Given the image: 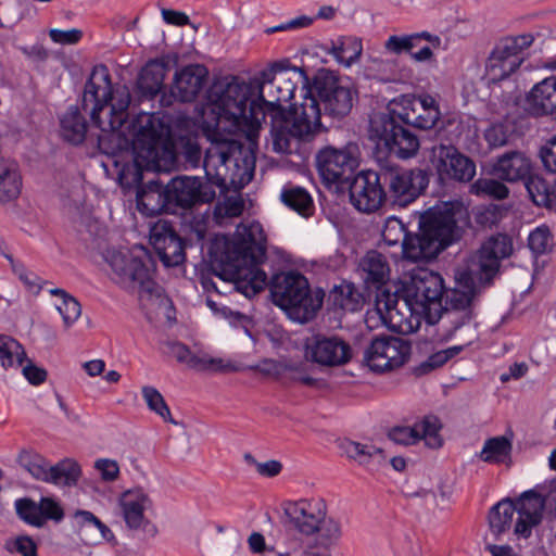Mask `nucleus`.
Wrapping results in <instances>:
<instances>
[{
  "label": "nucleus",
  "instance_id": "nucleus-1",
  "mask_svg": "<svg viewBox=\"0 0 556 556\" xmlns=\"http://www.w3.org/2000/svg\"><path fill=\"white\" fill-rule=\"evenodd\" d=\"M214 249L220 270L217 278L225 286L222 289L216 281L203 279L202 286L206 291H233L252 298L264 290L267 274L262 265L267 260V238L258 222H242L231 239L217 241Z\"/></svg>",
  "mask_w": 556,
  "mask_h": 556
},
{
  "label": "nucleus",
  "instance_id": "nucleus-2",
  "mask_svg": "<svg viewBox=\"0 0 556 556\" xmlns=\"http://www.w3.org/2000/svg\"><path fill=\"white\" fill-rule=\"evenodd\" d=\"M511 251L509 237L502 233L492 236L470 256L466 268L456 270L455 286L446 291L439 317L447 337L471 325L475 300L482 289L493 282L498 274L501 260L509 256Z\"/></svg>",
  "mask_w": 556,
  "mask_h": 556
},
{
  "label": "nucleus",
  "instance_id": "nucleus-3",
  "mask_svg": "<svg viewBox=\"0 0 556 556\" xmlns=\"http://www.w3.org/2000/svg\"><path fill=\"white\" fill-rule=\"evenodd\" d=\"M264 119V109L255 100L252 80L237 77L215 79L201 106V122L206 130H248L249 139Z\"/></svg>",
  "mask_w": 556,
  "mask_h": 556
},
{
  "label": "nucleus",
  "instance_id": "nucleus-4",
  "mask_svg": "<svg viewBox=\"0 0 556 556\" xmlns=\"http://www.w3.org/2000/svg\"><path fill=\"white\" fill-rule=\"evenodd\" d=\"M210 141L204 156L195 138H181L177 144V155L192 168L202 164L207 181L226 189L238 182H248L252 177L254 162L244 151L243 144L219 131L206 130Z\"/></svg>",
  "mask_w": 556,
  "mask_h": 556
},
{
  "label": "nucleus",
  "instance_id": "nucleus-5",
  "mask_svg": "<svg viewBox=\"0 0 556 556\" xmlns=\"http://www.w3.org/2000/svg\"><path fill=\"white\" fill-rule=\"evenodd\" d=\"M129 104V90L123 86L113 91L108 67L96 66L85 85L83 109L89 112L92 123L104 132L98 137V142L105 153H109L103 148L105 141L116 142L117 149H126L128 146V140L122 138L117 130L127 119Z\"/></svg>",
  "mask_w": 556,
  "mask_h": 556
},
{
  "label": "nucleus",
  "instance_id": "nucleus-6",
  "mask_svg": "<svg viewBox=\"0 0 556 556\" xmlns=\"http://www.w3.org/2000/svg\"><path fill=\"white\" fill-rule=\"evenodd\" d=\"M128 144H131V161L126 162L118 173L124 188H139L144 170H164L175 157L169 126L152 114L139 117L135 137Z\"/></svg>",
  "mask_w": 556,
  "mask_h": 556
},
{
  "label": "nucleus",
  "instance_id": "nucleus-7",
  "mask_svg": "<svg viewBox=\"0 0 556 556\" xmlns=\"http://www.w3.org/2000/svg\"><path fill=\"white\" fill-rule=\"evenodd\" d=\"M105 261L112 269L114 281L122 288L137 292L142 302L164 314L173 308L163 288L153 280L154 264L144 248L108 250Z\"/></svg>",
  "mask_w": 556,
  "mask_h": 556
},
{
  "label": "nucleus",
  "instance_id": "nucleus-8",
  "mask_svg": "<svg viewBox=\"0 0 556 556\" xmlns=\"http://www.w3.org/2000/svg\"><path fill=\"white\" fill-rule=\"evenodd\" d=\"M267 286L273 303L294 321H309L323 306L324 291L312 290L306 277L298 271L275 274Z\"/></svg>",
  "mask_w": 556,
  "mask_h": 556
},
{
  "label": "nucleus",
  "instance_id": "nucleus-9",
  "mask_svg": "<svg viewBox=\"0 0 556 556\" xmlns=\"http://www.w3.org/2000/svg\"><path fill=\"white\" fill-rule=\"evenodd\" d=\"M252 84L254 96H258L264 114L276 112L277 116H282L285 104L294 98L298 87L303 91L302 101L306 96L314 97L309 78L303 67H286L282 63H274L261 73L260 79L252 80Z\"/></svg>",
  "mask_w": 556,
  "mask_h": 556
},
{
  "label": "nucleus",
  "instance_id": "nucleus-10",
  "mask_svg": "<svg viewBox=\"0 0 556 556\" xmlns=\"http://www.w3.org/2000/svg\"><path fill=\"white\" fill-rule=\"evenodd\" d=\"M443 290V279L439 274L417 268L412 270L408 280L404 281L402 298L393 299L390 294H381L377 300V308L380 313L384 309L391 320L394 315L401 314L400 302L412 314H426L432 305L441 306Z\"/></svg>",
  "mask_w": 556,
  "mask_h": 556
},
{
  "label": "nucleus",
  "instance_id": "nucleus-11",
  "mask_svg": "<svg viewBox=\"0 0 556 556\" xmlns=\"http://www.w3.org/2000/svg\"><path fill=\"white\" fill-rule=\"evenodd\" d=\"M543 511V496L532 490L526 491L516 501L504 498L494 505L488 516L489 527L495 536H500L510 528L516 513L514 533L517 538L528 539L532 529L541 523Z\"/></svg>",
  "mask_w": 556,
  "mask_h": 556
},
{
  "label": "nucleus",
  "instance_id": "nucleus-12",
  "mask_svg": "<svg viewBox=\"0 0 556 556\" xmlns=\"http://www.w3.org/2000/svg\"><path fill=\"white\" fill-rule=\"evenodd\" d=\"M320 103L306 96L299 105H291L290 118H277L273 122L271 141L277 153H290L294 138H304L316 132L321 126Z\"/></svg>",
  "mask_w": 556,
  "mask_h": 556
},
{
  "label": "nucleus",
  "instance_id": "nucleus-13",
  "mask_svg": "<svg viewBox=\"0 0 556 556\" xmlns=\"http://www.w3.org/2000/svg\"><path fill=\"white\" fill-rule=\"evenodd\" d=\"M534 41L532 34L507 36L500 39L490 52L484 75L490 83H498L515 73L523 62L522 52Z\"/></svg>",
  "mask_w": 556,
  "mask_h": 556
},
{
  "label": "nucleus",
  "instance_id": "nucleus-14",
  "mask_svg": "<svg viewBox=\"0 0 556 556\" xmlns=\"http://www.w3.org/2000/svg\"><path fill=\"white\" fill-rule=\"evenodd\" d=\"M468 219V211L457 200L445 201L430 207L421 217V227L446 248L460 236L462 225Z\"/></svg>",
  "mask_w": 556,
  "mask_h": 556
},
{
  "label": "nucleus",
  "instance_id": "nucleus-15",
  "mask_svg": "<svg viewBox=\"0 0 556 556\" xmlns=\"http://www.w3.org/2000/svg\"><path fill=\"white\" fill-rule=\"evenodd\" d=\"M359 148L348 142L342 148L325 147L316 155L318 173L327 185L343 187L351 181L359 165Z\"/></svg>",
  "mask_w": 556,
  "mask_h": 556
},
{
  "label": "nucleus",
  "instance_id": "nucleus-16",
  "mask_svg": "<svg viewBox=\"0 0 556 556\" xmlns=\"http://www.w3.org/2000/svg\"><path fill=\"white\" fill-rule=\"evenodd\" d=\"M387 200L400 207L414 202L427 188L429 179L419 168L403 169L399 167H382Z\"/></svg>",
  "mask_w": 556,
  "mask_h": 556
},
{
  "label": "nucleus",
  "instance_id": "nucleus-17",
  "mask_svg": "<svg viewBox=\"0 0 556 556\" xmlns=\"http://www.w3.org/2000/svg\"><path fill=\"white\" fill-rule=\"evenodd\" d=\"M17 462L36 480L55 485H76L81 475L78 463L71 458H65L54 466H49L41 455L24 450L18 454Z\"/></svg>",
  "mask_w": 556,
  "mask_h": 556
},
{
  "label": "nucleus",
  "instance_id": "nucleus-18",
  "mask_svg": "<svg viewBox=\"0 0 556 556\" xmlns=\"http://www.w3.org/2000/svg\"><path fill=\"white\" fill-rule=\"evenodd\" d=\"M412 346L400 337L383 336L371 340L364 353V363L375 372L392 371L409 358Z\"/></svg>",
  "mask_w": 556,
  "mask_h": 556
},
{
  "label": "nucleus",
  "instance_id": "nucleus-19",
  "mask_svg": "<svg viewBox=\"0 0 556 556\" xmlns=\"http://www.w3.org/2000/svg\"><path fill=\"white\" fill-rule=\"evenodd\" d=\"M371 136L401 159L414 156L419 150L418 138L408 129L397 124V119L389 114L379 113L370 118Z\"/></svg>",
  "mask_w": 556,
  "mask_h": 556
},
{
  "label": "nucleus",
  "instance_id": "nucleus-20",
  "mask_svg": "<svg viewBox=\"0 0 556 556\" xmlns=\"http://www.w3.org/2000/svg\"><path fill=\"white\" fill-rule=\"evenodd\" d=\"M313 88L318 96L314 98L323 102L326 114L343 117L351 112L355 93L350 87L342 86L332 73L318 72L314 77Z\"/></svg>",
  "mask_w": 556,
  "mask_h": 556
},
{
  "label": "nucleus",
  "instance_id": "nucleus-21",
  "mask_svg": "<svg viewBox=\"0 0 556 556\" xmlns=\"http://www.w3.org/2000/svg\"><path fill=\"white\" fill-rule=\"evenodd\" d=\"M123 520L130 531H141L153 538L159 529L146 515L153 508V501L142 488L123 492L118 498Z\"/></svg>",
  "mask_w": 556,
  "mask_h": 556
},
{
  "label": "nucleus",
  "instance_id": "nucleus-22",
  "mask_svg": "<svg viewBox=\"0 0 556 556\" xmlns=\"http://www.w3.org/2000/svg\"><path fill=\"white\" fill-rule=\"evenodd\" d=\"M348 185L351 203L361 212H375L387 201L382 168L379 172L363 170Z\"/></svg>",
  "mask_w": 556,
  "mask_h": 556
},
{
  "label": "nucleus",
  "instance_id": "nucleus-23",
  "mask_svg": "<svg viewBox=\"0 0 556 556\" xmlns=\"http://www.w3.org/2000/svg\"><path fill=\"white\" fill-rule=\"evenodd\" d=\"M283 514L291 528L305 536H313L318 532L328 508L320 497L302 498L286 503Z\"/></svg>",
  "mask_w": 556,
  "mask_h": 556
},
{
  "label": "nucleus",
  "instance_id": "nucleus-24",
  "mask_svg": "<svg viewBox=\"0 0 556 556\" xmlns=\"http://www.w3.org/2000/svg\"><path fill=\"white\" fill-rule=\"evenodd\" d=\"M440 115L435 99L429 94L404 96L390 114L397 121L424 130L434 127Z\"/></svg>",
  "mask_w": 556,
  "mask_h": 556
},
{
  "label": "nucleus",
  "instance_id": "nucleus-25",
  "mask_svg": "<svg viewBox=\"0 0 556 556\" xmlns=\"http://www.w3.org/2000/svg\"><path fill=\"white\" fill-rule=\"evenodd\" d=\"M431 163L441 180L470 181L476 175V164L452 146L440 144L432 150Z\"/></svg>",
  "mask_w": 556,
  "mask_h": 556
},
{
  "label": "nucleus",
  "instance_id": "nucleus-26",
  "mask_svg": "<svg viewBox=\"0 0 556 556\" xmlns=\"http://www.w3.org/2000/svg\"><path fill=\"white\" fill-rule=\"evenodd\" d=\"M305 356L321 366L334 367L349 363L352 350L348 342L337 336L315 334L305 342Z\"/></svg>",
  "mask_w": 556,
  "mask_h": 556
},
{
  "label": "nucleus",
  "instance_id": "nucleus-27",
  "mask_svg": "<svg viewBox=\"0 0 556 556\" xmlns=\"http://www.w3.org/2000/svg\"><path fill=\"white\" fill-rule=\"evenodd\" d=\"M166 186L173 211L176 206L190 208L198 203H208L216 195L210 181L202 182L194 176H177Z\"/></svg>",
  "mask_w": 556,
  "mask_h": 556
},
{
  "label": "nucleus",
  "instance_id": "nucleus-28",
  "mask_svg": "<svg viewBox=\"0 0 556 556\" xmlns=\"http://www.w3.org/2000/svg\"><path fill=\"white\" fill-rule=\"evenodd\" d=\"M441 429L440 419L437 416L428 415L412 427H394L389 432V438L403 445H412L424 440L428 447L440 448L443 445Z\"/></svg>",
  "mask_w": 556,
  "mask_h": 556
},
{
  "label": "nucleus",
  "instance_id": "nucleus-29",
  "mask_svg": "<svg viewBox=\"0 0 556 556\" xmlns=\"http://www.w3.org/2000/svg\"><path fill=\"white\" fill-rule=\"evenodd\" d=\"M208 77V70L204 65H186L175 73L170 94L179 102H193L207 85Z\"/></svg>",
  "mask_w": 556,
  "mask_h": 556
},
{
  "label": "nucleus",
  "instance_id": "nucleus-30",
  "mask_svg": "<svg viewBox=\"0 0 556 556\" xmlns=\"http://www.w3.org/2000/svg\"><path fill=\"white\" fill-rule=\"evenodd\" d=\"M150 240L164 266L175 267L185 262V243L167 222L152 228Z\"/></svg>",
  "mask_w": 556,
  "mask_h": 556
},
{
  "label": "nucleus",
  "instance_id": "nucleus-31",
  "mask_svg": "<svg viewBox=\"0 0 556 556\" xmlns=\"http://www.w3.org/2000/svg\"><path fill=\"white\" fill-rule=\"evenodd\" d=\"M526 111L535 117L556 119V76L536 83L526 96Z\"/></svg>",
  "mask_w": 556,
  "mask_h": 556
},
{
  "label": "nucleus",
  "instance_id": "nucleus-32",
  "mask_svg": "<svg viewBox=\"0 0 556 556\" xmlns=\"http://www.w3.org/2000/svg\"><path fill=\"white\" fill-rule=\"evenodd\" d=\"M136 201L138 210L147 216L157 215L164 211L173 212L167 186L153 179L138 188Z\"/></svg>",
  "mask_w": 556,
  "mask_h": 556
},
{
  "label": "nucleus",
  "instance_id": "nucleus-33",
  "mask_svg": "<svg viewBox=\"0 0 556 556\" xmlns=\"http://www.w3.org/2000/svg\"><path fill=\"white\" fill-rule=\"evenodd\" d=\"M73 518L79 535L87 544L97 545L103 541L116 542L113 531L91 511L78 509Z\"/></svg>",
  "mask_w": 556,
  "mask_h": 556
},
{
  "label": "nucleus",
  "instance_id": "nucleus-34",
  "mask_svg": "<svg viewBox=\"0 0 556 556\" xmlns=\"http://www.w3.org/2000/svg\"><path fill=\"white\" fill-rule=\"evenodd\" d=\"M442 243L433 239L422 227L417 235L403 241V255L413 262L429 261L443 251Z\"/></svg>",
  "mask_w": 556,
  "mask_h": 556
},
{
  "label": "nucleus",
  "instance_id": "nucleus-35",
  "mask_svg": "<svg viewBox=\"0 0 556 556\" xmlns=\"http://www.w3.org/2000/svg\"><path fill=\"white\" fill-rule=\"evenodd\" d=\"M532 164L528 156L521 152L513 151L498 157L493 167L494 174L510 182L526 180L531 174Z\"/></svg>",
  "mask_w": 556,
  "mask_h": 556
},
{
  "label": "nucleus",
  "instance_id": "nucleus-36",
  "mask_svg": "<svg viewBox=\"0 0 556 556\" xmlns=\"http://www.w3.org/2000/svg\"><path fill=\"white\" fill-rule=\"evenodd\" d=\"M168 72V62L164 59L149 61L141 70L138 77V88L143 96L153 98L164 86Z\"/></svg>",
  "mask_w": 556,
  "mask_h": 556
},
{
  "label": "nucleus",
  "instance_id": "nucleus-37",
  "mask_svg": "<svg viewBox=\"0 0 556 556\" xmlns=\"http://www.w3.org/2000/svg\"><path fill=\"white\" fill-rule=\"evenodd\" d=\"M359 269L366 285L376 287L384 283L390 274V267L386 257L375 251H368L359 262Z\"/></svg>",
  "mask_w": 556,
  "mask_h": 556
},
{
  "label": "nucleus",
  "instance_id": "nucleus-38",
  "mask_svg": "<svg viewBox=\"0 0 556 556\" xmlns=\"http://www.w3.org/2000/svg\"><path fill=\"white\" fill-rule=\"evenodd\" d=\"M61 135L64 140L72 144H79L84 141L87 134V123L77 106H71L62 115Z\"/></svg>",
  "mask_w": 556,
  "mask_h": 556
},
{
  "label": "nucleus",
  "instance_id": "nucleus-39",
  "mask_svg": "<svg viewBox=\"0 0 556 556\" xmlns=\"http://www.w3.org/2000/svg\"><path fill=\"white\" fill-rule=\"evenodd\" d=\"M49 293L58 298L53 306L61 315L64 328L68 329L81 315L80 303L73 295L61 288H53L49 291Z\"/></svg>",
  "mask_w": 556,
  "mask_h": 556
},
{
  "label": "nucleus",
  "instance_id": "nucleus-40",
  "mask_svg": "<svg viewBox=\"0 0 556 556\" xmlns=\"http://www.w3.org/2000/svg\"><path fill=\"white\" fill-rule=\"evenodd\" d=\"M26 358V352L17 340L0 334V366L4 370H17Z\"/></svg>",
  "mask_w": 556,
  "mask_h": 556
},
{
  "label": "nucleus",
  "instance_id": "nucleus-41",
  "mask_svg": "<svg viewBox=\"0 0 556 556\" xmlns=\"http://www.w3.org/2000/svg\"><path fill=\"white\" fill-rule=\"evenodd\" d=\"M362 41L355 37H341L332 41L329 53L345 67L357 62L362 55Z\"/></svg>",
  "mask_w": 556,
  "mask_h": 556
},
{
  "label": "nucleus",
  "instance_id": "nucleus-42",
  "mask_svg": "<svg viewBox=\"0 0 556 556\" xmlns=\"http://www.w3.org/2000/svg\"><path fill=\"white\" fill-rule=\"evenodd\" d=\"M340 447L346 457L362 466H368L371 462L380 463L384 459L383 451L370 444L344 440Z\"/></svg>",
  "mask_w": 556,
  "mask_h": 556
},
{
  "label": "nucleus",
  "instance_id": "nucleus-43",
  "mask_svg": "<svg viewBox=\"0 0 556 556\" xmlns=\"http://www.w3.org/2000/svg\"><path fill=\"white\" fill-rule=\"evenodd\" d=\"M281 202L289 208L302 216H309L313 213V200L309 193L302 187H286L280 194Z\"/></svg>",
  "mask_w": 556,
  "mask_h": 556
},
{
  "label": "nucleus",
  "instance_id": "nucleus-44",
  "mask_svg": "<svg viewBox=\"0 0 556 556\" xmlns=\"http://www.w3.org/2000/svg\"><path fill=\"white\" fill-rule=\"evenodd\" d=\"M329 300L334 307L346 312H355L362 306V294L352 283L336 286L330 292Z\"/></svg>",
  "mask_w": 556,
  "mask_h": 556
},
{
  "label": "nucleus",
  "instance_id": "nucleus-45",
  "mask_svg": "<svg viewBox=\"0 0 556 556\" xmlns=\"http://www.w3.org/2000/svg\"><path fill=\"white\" fill-rule=\"evenodd\" d=\"M22 180L15 165L11 162L0 167V202L16 199L21 192Z\"/></svg>",
  "mask_w": 556,
  "mask_h": 556
},
{
  "label": "nucleus",
  "instance_id": "nucleus-46",
  "mask_svg": "<svg viewBox=\"0 0 556 556\" xmlns=\"http://www.w3.org/2000/svg\"><path fill=\"white\" fill-rule=\"evenodd\" d=\"M343 531L340 520L326 515L318 532L313 535L314 538L311 541L330 552L331 547L339 543Z\"/></svg>",
  "mask_w": 556,
  "mask_h": 556
},
{
  "label": "nucleus",
  "instance_id": "nucleus-47",
  "mask_svg": "<svg viewBox=\"0 0 556 556\" xmlns=\"http://www.w3.org/2000/svg\"><path fill=\"white\" fill-rule=\"evenodd\" d=\"M511 441L506 437H494L484 442L483 448L480 452V459L485 463L500 464L507 458L511 453Z\"/></svg>",
  "mask_w": 556,
  "mask_h": 556
},
{
  "label": "nucleus",
  "instance_id": "nucleus-48",
  "mask_svg": "<svg viewBox=\"0 0 556 556\" xmlns=\"http://www.w3.org/2000/svg\"><path fill=\"white\" fill-rule=\"evenodd\" d=\"M190 368L195 370H211L216 372L240 371L241 367L224 358H215L210 356H198L192 354L188 364Z\"/></svg>",
  "mask_w": 556,
  "mask_h": 556
},
{
  "label": "nucleus",
  "instance_id": "nucleus-49",
  "mask_svg": "<svg viewBox=\"0 0 556 556\" xmlns=\"http://www.w3.org/2000/svg\"><path fill=\"white\" fill-rule=\"evenodd\" d=\"M28 0H7L2 8L0 28H13L28 14Z\"/></svg>",
  "mask_w": 556,
  "mask_h": 556
},
{
  "label": "nucleus",
  "instance_id": "nucleus-50",
  "mask_svg": "<svg viewBox=\"0 0 556 556\" xmlns=\"http://www.w3.org/2000/svg\"><path fill=\"white\" fill-rule=\"evenodd\" d=\"M526 180V188L533 203L539 206H549L552 204V191L549 185L538 175H529Z\"/></svg>",
  "mask_w": 556,
  "mask_h": 556
},
{
  "label": "nucleus",
  "instance_id": "nucleus-51",
  "mask_svg": "<svg viewBox=\"0 0 556 556\" xmlns=\"http://www.w3.org/2000/svg\"><path fill=\"white\" fill-rule=\"evenodd\" d=\"M16 515L24 522L36 527H43V517L40 514L39 503H36L31 498L24 497L15 501Z\"/></svg>",
  "mask_w": 556,
  "mask_h": 556
},
{
  "label": "nucleus",
  "instance_id": "nucleus-52",
  "mask_svg": "<svg viewBox=\"0 0 556 556\" xmlns=\"http://www.w3.org/2000/svg\"><path fill=\"white\" fill-rule=\"evenodd\" d=\"M142 396L152 412L162 417L165 421L176 425L177 422L173 419L170 410L165 403L163 395L154 388L144 386L141 389Z\"/></svg>",
  "mask_w": 556,
  "mask_h": 556
},
{
  "label": "nucleus",
  "instance_id": "nucleus-53",
  "mask_svg": "<svg viewBox=\"0 0 556 556\" xmlns=\"http://www.w3.org/2000/svg\"><path fill=\"white\" fill-rule=\"evenodd\" d=\"M470 191L477 195H490L502 200L508 195L507 187L492 178H480L470 186Z\"/></svg>",
  "mask_w": 556,
  "mask_h": 556
},
{
  "label": "nucleus",
  "instance_id": "nucleus-54",
  "mask_svg": "<svg viewBox=\"0 0 556 556\" xmlns=\"http://www.w3.org/2000/svg\"><path fill=\"white\" fill-rule=\"evenodd\" d=\"M409 236L406 233L404 224L396 217H389L386 220L382 239L388 245L402 243Z\"/></svg>",
  "mask_w": 556,
  "mask_h": 556
},
{
  "label": "nucleus",
  "instance_id": "nucleus-55",
  "mask_svg": "<svg viewBox=\"0 0 556 556\" xmlns=\"http://www.w3.org/2000/svg\"><path fill=\"white\" fill-rule=\"evenodd\" d=\"M10 262L13 273L24 283L25 288L30 293L37 295L42 288L43 281L41 278L38 277L35 273L28 270L23 264L15 263L12 258H10Z\"/></svg>",
  "mask_w": 556,
  "mask_h": 556
},
{
  "label": "nucleus",
  "instance_id": "nucleus-56",
  "mask_svg": "<svg viewBox=\"0 0 556 556\" xmlns=\"http://www.w3.org/2000/svg\"><path fill=\"white\" fill-rule=\"evenodd\" d=\"M416 47V37L412 36V34L404 36L392 35L383 45V48L388 53L395 55H400L402 53L410 54L413 49Z\"/></svg>",
  "mask_w": 556,
  "mask_h": 556
},
{
  "label": "nucleus",
  "instance_id": "nucleus-57",
  "mask_svg": "<svg viewBox=\"0 0 556 556\" xmlns=\"http://www.w3.org/2000/svg\"><path fill=\"white\" fill-rule=\"evenodd\" d=\"M463 350V345H455L433 353L420 365L422 372L443 366L448 359L455 357Z\"/></svg>",
  "mask_w": 556,
  "mask_h": 556
},
{
  "label": "nucleus",
  "instance_id": "nucleus-58",
  "mask_svg": "<svg viewBox=\"0 0 556 556\" xmlns=\"http://www.w3.org/2000/svg\"><path fill=\"white\" fill-rule=\"evenodd\" d=\"M552 237L549 229L545 226L538 227L529 235L528 244L535 254L547 252L551 247Z\"/></svg>",
  "mask_w": 556,
  "mask_h": 556
},
{
  "label": "nucleus",
  "instance_id": "nucleus-59",
  "mask_svg": "<svg viewBox=\"0 0 556 556\" xmlns=\"http://www.w3.org/2000/svg\"><path fill=\"white\" fill-rule=\"evenodd\" d=\"M40 514L43 517V525L47 519L60 522L64 518V510L61 505L51 497H42L39 502Z\"/></svg>",
  "mask_w": 556,
  "mask_h": 556
},
{
  "label": "nucleus",
  "instance_id": "nucleus-60",
  "mask_svg": "<svg viewBox=\"0 0 556 556\" xmlns=\"http://www.w3.org/2000/svg\"><path fill=\"white\" fill-rule=\"evenodd\" d=\"M484 138L491 148H501L508 142L506 127L502 124H495L486 128Z\"/></svg>",
  "mask_w": 556,
  "mask_h": 556
},
{
  "label": "nucleus",
  "instance_id": "nucleus-61",
  "mask_svg": "<svg viewBox=\"0 0 556 556\" xmlns=\"http://www.w3.org/2000/svg\"><path fill=\"white\" fill-rule=\"evenodd\" d=\"M540 159L546 170L556 174V135L541 148Z\"/></svg>",
  "mask_w": 556,
  "mask_h": 556
},
{
  "label": "nucleus",
  "instance_id": "nucleus-62",
  "mask_svg": "<svg viewBox=\"0 0 556 556\" xmlns=\"http://www.w3.org/2000/svg\"><path fill=\"white\" fill-rule=\"evenodd\" d=\"M94 468L100 472L104 481H115L119 476V466L117 462L113 459H98L94 463Z\"/></svg>",
  "mask_w": 556,
  "mask_h": 556
},
{
  "label": "nucleus",
  "instance_id": "nucleus-63",
  "mask_svg": "<svg viewBox=\"0 0 556 556\" xmlns=\"http://www.w3.org/2000/svg\"><path fill=\"white\" fill-rule=\"evenodd\" d=\"M49 36L52 41L60 45H75L77 43L81 37L83 33L80 29L72 28L67 30L62 29H51L49 31Z\"/></svg>",
  "mask_w": 556,
  "mask_h": 556
},
{
  "label": "nucleus",
  "instance_id": "nucleus-64",
  "mask_svg": "<svg viewBox=\"0 0 556 556\" xmlns=\"http://www.w3.org/2000/svg\"><path fill=\"white\" fill-rule=\"evenodd\" d=\"M14 549L21 556H38V547L28 535H18L14 539Z\"/></svg>",
  "mask_w": 556,
  "mask_h": 556
}]
</instances>
